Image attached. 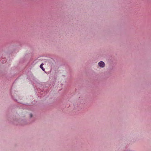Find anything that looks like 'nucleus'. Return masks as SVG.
<instances>
[{"label": "nucleus", "instance_id": "f257e3e1", "mask_svg": "<svg viewBox=\"0 0 151 151\" xmlns=\"http://www.w3.org/2000/svg\"><path fill=\"white\" fill-rule=\"evenodd\" d=\"M99 65L101 68H103L105 66V64L102 61H101L98 63Z\"/></svg>", "mask_w": 151, "mask_h": 151}, {"label": "nucleus", "instance_id": "f03ea898", "mask_svg": "<svg viewBox=\"0 0 151 151\" xmlns=\"http://www.w3.org/2000/svg\"><path fill=\"white\" fill-rule=\"evenodd\" d=\"M43 63L41 64L40 66V68H41L42 69V70H44V69L43 68Z\"/></svg>", "mask_w": 151, "mask_h": 151}, {"label": "nucleus", "instance_id": "7ed1b4c3", "mask_svg": "<svg viewBox=\"0 0 151 151\" xmlns=\"http://www.w3.org/2000/svg\"><path fill=\"white\" fill-rule=\"evenodd\" d=\"M30 117H32V114H30Z\"/></svg>", "mask_w": 151, "mask_h": 151}]
</instances>
